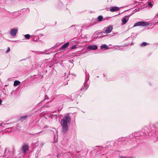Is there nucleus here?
<instances>
[{
    "label": "nucleus",
    "mask_w": 158,
    "mask_h": 158,
    "mask_svg": "<svg viewBox=\"0 0 158 158\" xmlns=\"http://www.w3.org/2000/svg\"><path fill=\"white\" fill-rule=\"evenodd\" d=\"M71 118L68 115L65 116L61 120V124L63 128V132H65L68 130V125L71 121Z\"/></svg>",
    "instance_id": "obj_1"
},
{
    "label": "nucleus",
    "mask_w": 158,
    "mask_h": 158,
    "mask_svg": "<svg viewBox=\"0 0 158 158\" xmlns=\"http://www.w3.org/2000/svg\"><path fill=\"white\" fill-rule=\"evenodd\" d=\"M148 24L147 23V22H143V21L139 22L136 23L133 26V27H136V26H145Z\"/></svg>",
    "instance_id": "obj_2"
},
{
    "label": "nucleus",
    "mask_w": 158,
    "mask_h": 158,
    "mask_svg": "<svg viewBox=\"0 0 158 158\" xmlns=\"http://www.w3.org/2000/svg\"><path fill=\"white\" fill-rule=\"evenodd\" d=\"M105 32L106 34L110 33L113 30V26H109L104 28Z\"/></svg>",
    "instance_id": "obj_3"
},
{
    "label": "nucleus",
    "mask_w": 158,
    "mask_h": 158,
    "mask_svg": "<svg viewBox=\"0 0 158 158\" xmlns=\"http://www.w3.org/2000/svg\"><path fill=\"white\" fill-rule=\"evenodd\" d=\"M18 30L16 28L12 29L10 31V34L13 36H15L16 35V34Z\"/></svg>",
    "instance_id": "obj_4"
},
{
    "label": "nucleus",
    "mask_w": 158,
    "mask_h": 158,
    "mask_svg": "<svg viewBox=\"0 0 158 158\" xmlns=\"http://www.w3.org/2000/svg\"><path fill=\"white\" fill-rule=\"evenodd\" d=\"M129 20V17L127 16H125L123 17L122 19V24L124 25Z\"/></svg>",
    "instance_id": "obj_5"
},
{
    "label": "nucleus",
    "mask_w": 158,
    "mask_h": 158,
    "mask_svg": "<svg viewBox=\"0 0 158 158\" xmlns=\"http://www.w3.org/2000/svg\"><path fill=\"white\" fill-rule=\"evenodd\" d=\"M28 145L27 144H24L22 146V151L23 152H26L28 150Z\"/></svg>",
    "instance_id": "obj_6"
},
{
    "label": "nucleus",
    "mask_w": 158,
    "mask_h": 158,
    "mask_svg": "<svg viewBox=\"0 0 158 158\" xmlns=\"http://www.w3.org/2000/svg\"><path fill=\"white\" fill-rule=\"evenodd\" d=\"M119 8L117 7L114 6L111 7L110 10V11L111 12H113L118 10Z\"/></svg>",
    "instance_id": "obj_7"
},
{
    "label": "nucleus",
    "mask_w": 158,
    "mask_h": 158,
    "mask_svg": "<svg viewBox=\"0 0 158 158\" xmlns=\"http://www.w3.org/2000/svg\"><path fill=\"white\" fill-rule=\"evenodd\" d=\"M98 48L96 45H89L87 47V49L90 50H96Z\"/></svg>",
    "instance_id": "obj_8"
},
{
    "label": "nucleus",
    "mask_w": 158,
    "mask_h": 158,
    "mask_svg": "<svg viewBox=\"0 0 158 158\" xmlns=\"http://www.w3.org/2000/svg\"><path fill=\"white\" fill-rule=\"evenodd\" d=\"M69 42H67L65 43L63 45H62L61 47V49H64L65 48H66L67 47H68L69 45Z\"/></svg>",
    "instance_id": "obj_9"
},
{
    "label": "nucleus",
    "mask_w": 158,
    "mask_h": 158,
    "mask_svg": "<svg viewBox=\"0 0 158 158\" xmlns=\"http://www.w3.org/2000/svg\"><path fill=\"white\" fill-rule=\"evenodd\" d=\"M20 82L18 81H15L14 82V85L15 86H17L20 84Z\"/></svg>",
    "instance_id": "obj_10"
},
{
    "label": "nucleus",
    "mask_w": 158,
    "mask_h": 158,
    "mask_svg": "<svg viewBox=\"0 0 158 158\" xmlns=\"http://www.w3.org/2000/svg\"><path fill=\"white\" fill-rule=\"evenodd\" d=\"M100 48L101 49L104 48L105 49L109 48L108 46L106 44H103L101 46Z\"/></svg>",
    "instance_id": "obj_11"
},
{
    "label": "nucleus",
    "mask_w": 158,
    "mask_h": 158,
    "mask_svg": "<svg viewBox=\"0 0 158 158\" xmlns=\"http://www.w3.org/2000/svg\"><path fill=\"white\" fill-rule=\"evenodd\" d=\"M27 117V116L26 115H25L24 116H22V117H21L20 120H21V121H22L23 120L26 119Z\"/></svg>",
    "instance_id": "obj_12"
},
{
    "label": "nucleus",
    "mask_w": 158,
    "mask_h": 158,
    "mask_svg": "<svg viewBox=\"0 0 158 158\" xmlns=\"http://www.w3.org/2000/svg\"><path fill=\"white\" fill-rule=\"evenodd\" d=\"M103 17L102 16H99L98 17V21L100 22L102 20Z\"/></svg>",
    "instance_id": "obj_13"
},
{
    "label": "nucleus",
    "mask_w": 158,
    "mask_h": 158,
    "mask_svg": "<svg viewBox=\"0 0 158 158\" xmlns=\"http://www.w3.org/2000/svg\"><path fill=\"white\" fill-rule=\"evenodd\" d=\"M30 35L29 34H27L25 35V37L27 39H29L30 37Z\"/></svg>",
    "instance_id": "obj_14"
},
{
    "label": "nucleus",
    "mask_w": 158,
    "mask_h": 158,
    "mask_svg": "<svg viewBox=\"0 0 158 158\" xmlns=\"http://www.w3.org/2000/svg\"><path fill=\"white\" fill-rule=\"evenodd\" d=\"M148 44L147 43L145 42H143V43L141 45V46H144Z\"/></svg>",
    "instance_id": "obj_15"
},
{
    "label": "nucleus",
    "mask_w": 158,
    "mask_h": 158,
    "mask_svg": "<svg viewBox=\"0 0 158 158\" xmlns=\"http://www.w3.org/2000/svg\"><path fill=\"white\" fill-rule=\"evenodd\" d=\"M76 48V45H73L71 47L72 49H75Z\"/></svg>",
    "instance_id": "obj_16"
},
{
    "label": "nucleus",
    "mask_w": 158,
    "mask_h": 158,
    "mask_svg": "<svg viewBox=\"0 0 158 158\" xmlns=\"http://www.w3.org/2000/svg\"><path fill=\"white\" fill-rule=\"evenodd\" d=\"M10 50V48L9 47H8L6 51V53H7L9 52Z\"/></svg>",
    "instance_id": "obj_17"
},
{
    "label": "nucleus",
    "mask_w": 158,
    "mask_h": 158,
    "mask_svg": "<svg viewBox=\"0 0 158 158\" xmlns=\"http://www.w3.org/2000/svg\"><path fill=\"white\" fill-rule=\"evenodd\" d=\"M148 5L149 6H153V4L151 3V2H149L148 3Z\"/></svg>",
    "instance_id": "obj_18"
},
{
    "label": "nucleus",
    "mask_w": 158,
    "mask_h": 158,
    "mask_svg": "<svg viewBox=\"0 0 158 158\" xmlns=\"http://www.w3.org/2000/svg\"><path fill=\"white\" fill-rule=\"evenodd\" d=\"M120 157L121 158H126V157H124V156H120Z\"/></svg>",
    "instance_id": "obj_19"
},
{
    "label": "nucleus",
    "mask_w": 158,
    "mask_h": 158,
    "mask_svg": "<svg viewBox=\"0 0 158 158\" xmlns=\"http://www.w3.org/2000/svg\"><path fill=\"white\" fill-rule=\"evenodd\" d=\"M2 102V101L1 100H0V105L1 104Z\"/></svg>",
    "instance_id": "obj_20"
}]
</instances>
